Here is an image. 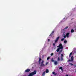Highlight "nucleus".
Returning <instances> with one entry per match:
<instances>
[{
  "label": "nucleus",
  "mask_w": 76,
  "mask_h": 76,
  "mask_svg": "<svg viewBox=\"0 0 76 76\" xmlns=\"http://www.w3.org/2000/svg\"><path fill=\"white\" fill-rule=\"evenodd\" d=\"M60 49H61V48H59L57 49V50H56L57 52H58V51H59Z\"/></svg>",
  "instance_id": "11"
},
{
  "label": "nucleus",
  "mask_w": 76,
  "mask_h": 76,
  "mask_svg": "<svg viewBox=\"0 0 76 76\" xmlns=\"http://www.w3.org/2000/svg\"><path fill=\"white\" fill-rule=\"evenodd\" d=\"M52 73H53V75H54V74H55V72H52Z\"/></svg>",
  "instance_id": "30"
},
{
  "label": "nucleus",
  "mask_w": 76,
  "mask_h": 76,
  "mask_svg": "<svg viewBox=\"0 0 76 76\" xmlns=\"http://www.w3.org/2000/svg\"><path fill=\"white\" fill-rule=\"evenodd\" d=\"M44 60H42V62H41V64L40 65V66H45V65L44 64H43V63H44Z\"/></svg>",
  "instance_id": "5"
},
{
  "label": "nucleus",
  "mask_w": 76,
  "mask_h": 76,
  "mask_svg": "<svg viewBox=\"0 0 76 76\" xmlns=\"http://www.w3.org/2000/svg\"><path fill=\"white\" fill-rule=\"evenodd\" d=\"M41 57H40L39 58L38 61V62L39 63V64H41Z\"/></svg>",
  "instance_id": "7"
},
{
  "label": "nucleus",
  "mask_w": 76,
  "mask_h": 76,
  "mask_svg": "<svg viewBox=\"0 0 76 76\" xmlns=\"http://www.w3.org/2000/svg\"><path fill=\"white\" fill-rule=\"evenodd\" d=\"M60 57H58V58L57 59V61H60Z\"/></svg>",
  "instance_id": "18"
},
{
  "label": "nucleus",
  "mask_w": 76,
  "mask_h": 76,
  "mask_svg": "<svg viewBox=\"0 0 76 76\" xmlns=\"http://www.w3.org/2000/svg\"><path fill=\"white\" fill-rule=\"evenodd\" d=\"M69 34H70V33H67L66 34V36L67 37H69Z\"/></svg>",
  "instance_id": "8"
},
{
  "label": "nucleus",
  "mask_w": 76,
  "mask_h": 76,
  "mask_svg": "<svg viewBox=\"0 0 76 76\" xmlns=\"http://www.w3.org/2000/svg\"><path fill=\"white\" fill-rule=\"evenodd\" d=\"M48 41H50V39H48Z\"/></svg>",
  "instance_id": "32"
},
{
  "label": "nucleus",
  "mask_w": 76,
  "mask_h": 76,
  "mask_svg": "<svg viewBox=\"0 0 76 76\" xmlns=\"http://www.w3.org/2000/svg\"><path fill=\"white\" fill-rule=\"evenodd\" d=\"M51 61H52L53 62H54V60L53 59V58H52L51 59Z\"/></svg>",
  "instance_id": "20"
},
{
  "label": "nucleus",
  "mask_w": 76,
  "mask_h": 76,
  "mask_svg": "<svg viewBox=\"0 0 76 76\" xmlns=\"http://www.w3.org/2000/svg\"><path fill=\"white\" fill-rule=\"evenodd\" d=\"M53 46H55V43H53Z\"/></svg>",
  "instance_id": "31"
},
{
  "label": "nucleus",
  "mask_w": 76,
  "mask_h": 76,
  "mask_svg": "<svg viewBox=\"0 0 76 76\" xmlns=\"http://www.w3.org/2000/svg\"><path fill=\"white\" fill-rule=\"evenodd\" d=\"M73 54V53H72V52L69 55V57H71V55H72V54Z\"/></svg>",
  "instance_id": "15"
},
{
  "label": "nucleus",
  "mask_w": 76,
  "mask_h": 76,
  "mask_svg": "<svg viewBox=\"0 0 76 76\" xmlns=\"http://www.w3.org/2000/svg\"><path fill=\"white\" fill-rule=\"evenodd\" d=\"M67 61H68V62H70V61H71V60H70V59H69V60H68Z\"/></svg>",
  "instance_id": "23"
},
{
  "label": "nucleus",
  "mask_w": 76,
  "mask_h": 76,
  "mask_svg": "<svg viewBox=\"0 0 76 76\" xmlns=\"http://www.w3.org/2000/svg\"><path fill=\"white\" fill-rule=\"evenodd\" d=\"M45 75V71L42 74V76H44Z\"/></svg>",
  "instance_id": "9"
},
{
  "label": "nucleus",
  "mask_w": 76,
  "mask_h": 76,
  "mask_svg": "<svg viewBox=\"0 0 76 76\" xmlns=\"http://www.w3.org/2000/svg\"><path fill=\"white\" fill-rule=\"evenodd\" d=\"M69 64H70L71 66H73V64L70 63H69Z\"/></svg>",
  "instance_id": "24"
},
{
  "label": "nucleus",
  "mask_w": 76,
  "mask_h": 76,
  "mask_svg": "<svg viewBox=\"0 0 76 76\" xmlns=\"http://www.w3.org/2000/svg\"><path fill=\"white\" fill-rule=\"evenodd\" d=\"M49 59H50V57H48L47 58V60H48Z\"/></svg>",
  "instance_id": "29"
},
{
  "label": "nucleus",
  "mask_w": 76,
  "mask_h": 76,
  "mask_svg": "<svg viewBox=\"0 0 76 76\" xmlns=\"http://www.w3.org/2000/svg\"><path fill=\"white\" fill-rule=\"evenodd\" d=\"M53 54H54V53H51L50 56H53Z\"/></svg>",
  "instance_id": "26"
},
{
  "label": "nucleus",
  "mask_w": 76,
  "mask_h": 76,
  "mask_svg": "<svg viewBox=\"0 0 76 76\" xmlns=\"http://www.w3.org/2000/svg\"><path fill=\"white\" fill-rule=\"evenodd\" d=\"M54 31L53 30L52 32L49 35V36H50L51 37H53V34H54Z\"/></svg>",
  "instance_id": "3"
},
{
  "label": "nucleus",
  "mask_w": 76,
  "mask_h": 76,
  "mask_svg": "<svg viewBox=\"0 0 76 76\" xmlns=\"http://www.w3.org/2000/svg\"><path fill=\"white\" fill-rule=\"evenodd\" d=\"M62 50H60V52H62Z\"/></svg>",
  "instance_id": "34"
},
{
  "label": "nucleus",
  "mask_w": 76,
  "mask_h": 76,
  "mask_svg": "<svg viewBox=\"0 0 76 76\" xmlns=\"http://www.w3.org/2000/svg\"><path fill=\"white\" fill-rule=\"evenodd\" d=\"M61 61H63V58L62 57H61Z\"/></svg>",
  "instance_id": "16"
},
{
  "label": "nucleus",
  "mask_w": 76,
  "mask_h": 76,
  "mask_svg": "<svg viewBox=\"0 0 76 76\" xmlns=\"http://www.w3.org/2000/svg\"><path fill=\"white\" fill-rule=\"evenodd\" d=\"M54 64H55V65H57V64H58V62H57V61H55L54 62Z\"/></svg>",
  "instance_id": "10"
},
{
  "label": "nucleus",
  "mask_w": 76,
  "mask_h": 76,
  "mask_svg": "<svg viewBox=\"0 0 76 76\" xmlns=\"http://www.w3.org/2000/svg\"><path fill=\"white\" fill-rule=\"evenodd\" d=\"M30 71H31V70L29 69H26L25 70V72H26V73H28Z\"/></svg>",
  "instance_id": "6"
},
{
  "label": "nucleus",
  "mask_w": 76,
  "mask_h": 76,
  "mask_svg": "<svg viewBox=\"0 0 76 76\" xmlns=\"http://www.w3.org/2000/svg\"><path fill=\"white\" fill-rule=\"evenodd\" d=\"M67 42L66 41V40H65L64 41V43H67Z\"/></svg>",
  "instance_id": "22"
},
{
  "label": "nucleus",
  "mask_w": 76,
  "mask_h": 76,
  "mask_svg": "<svg viewBox=\"0 0 76 76\" xmlns=\"http://www.w3.org/2000/svg\"><path fill=\"white\" fill-rule=\"evenodd\" d=\"M60 39V37L59 36L56 38V39L55 40V43H56V42H57V41H58V39Z\"/></svg>",
  "instance_id": "4"
},
{
  "label": "nucleus",
  "mask_w": 76,
  "mask_h": 76,
  "mask_svg": "<svg viewBox=\"0 0 76 76\" xmlns=\"http://www.w3.org/2000/svg\"><path fill=\"white\" fill-rule=\"evenodd\" d=\"M59 69H61V70H63V68L61 66L60 67H59Z\"/></svg>",
  "instance_id": "19"
},
{
  "label": "nucleus",
  "mask_w": 76,
  "mask_h": 76,
  "mask_svg": "<svg viewBox=\"0 0 76 76\" xmlns=\"http://www.w3.org/2000/svg\"><path fill=\"white\" fill-rule=\"evenodd\" d=\"M61 57H63L64 56H63V54H61Z\"/></svg>",
  "instance_id": "27"
},
{
  "label": "nucleus",
  "mask_w": 76,
  "mask_h": 76,
  "mask_svg": "<svg viewBox=\"0 0 76 76\" xmlns=\"http://www.w3.org/2000/svg\"><path fill=\"white\" fill-rule=\"evenodd\" d=\"M45 72L46 73H48L49 72V71L48 70V69H46Z\"/></svg>",
  "instance_id": "13"
},
{
  "label": "nucleus",
  "mask_w": 76,
  "mask_h": 76,
  "mask_svg": "<svg viewBox=\"0 0 76 76\" xmlns=\"http://www.w3.org/2000/svg\"><path fill=\"white\" fill-rule=\"evenodd\" d=\"M74 31H75L74 30L72 29L71 30V33H73V32H74Z\"/></svg>",
  "instance_id": "12"
},
{
  "label": "nucleus",
  "mask_w": 76,
  "mask_h": 76,
  "mask_svg": "<svg viewBox=\"0 0 76 76\" xmlns=\"http://www.w3.org/2000/svg\"><path fill=\"white\" fill-rule=\"evenodd\" d=\"M63 35H64L63 37H64V38H66V37H67L66 35L65 34H63Z\"/></svg>",
  "instance_id": "14"
},
{
  "label": "nucleus",
  "mask_w": 76,
  "mask_h": 76,
  "mask_svg": "<svg viewBox=\"0 0 76 76\" xmlns=\"http://www.w3.org/2000/svg\"><path fill=\"white\" fill-rule=\"evenodd\" d=\"M54 75H55L56 76V75H57V73H55V74H54Z\"/></svg>",
  "instance_id": "33"
},
{
  "label": "nucleus",
  "mask_w": 76,
  "mask_h": 76,
  "mask_svg": "<svg viewBox=\"0 0 76 76\" xmlns=\"http://www.w3.org/2000/svg\"><path fill=\"white\" fill-rule=\"evenodd\" d=\"M57 47H59V48L61 49H63V47L62 46V44L61 43H60L59 46H57Z\"/></svg>",
  "instance_id": "2"
},
{
  "label": "nucleus",
  "mask_w": 76,
  "mask_h": 76,
  "mask_svg": "<svg viewBox=\"0 0 76 76\" xmlns=\"http://www.w3.org/2000/svg\"><path fill=\"white\" fill-rule=\"evenodd\" d=\"M37 74V71L34 70V72L31 73L28 76H32Z\"/></svg>",
  "instance_id": "1"
},
{
  "label": "nucleus",
  "mask_w": 76,
  "mask_h": 76,
  "mask_svg": "<svg viewBox=\"0 0 76 76\" xmlns=\"http://www.w3.org/2000/svg\"><path fill=\"white\" fill-rule=\"evenodd\" d=\"M71 61H73V56H72L71 57Z\"/></svg>",
  "instance_id": "17"
},
{
  "label": "nucleus",
  "mask_w": 76,
  "mask_h": 76,
  "mask_svg": "<svg viewBox=\"0 0 76 76\" xmlns=\"http://www.w3.org/2000/svg\"><path fill=\"white\" fill-rule=\"evenodd\" d=\"M69 76L68 75H66V76Z\"/></svg>",
  "instance_id": "35"
},
{
  "label": "nucleus",
  "mask_w": 76,
  "mask_h": 76,
  "mask_svg": "<svg viewBox=\"0 0 76 76\" xmlns=\"http://www.w3.org/2000/svg\"><path fill=\"white\" fill-rule=\"evenodd\" d=\"M48 62H46V63L45 66H47V65L48 64Z\"/></svg>",
  "instance_id": "28"
},
{
  "label": "nucleus",
  "mask_w": 76,
  "mask_h": 76,
  "mask_svg": "<svg viewBox=\"0 0 76 76\" xmlns=\"http://www.w3.org/2000/svg\"><path fill=\"white\" fill-rule=\"evenodd\" d=\"M68 28V26H66V27L64 29H67Z\"/></svg>",
  "instance_id": "21"
},
{
  "label": "nucleus",
  "mask_w": 76,
  "mask_h": 76,
  "mask_svg": "<svg viewBox=\"0 0 76 76\" xmlns=\"http://www.w3.org/2000/svg\"><path fill=\"white\" fill-rule=\"evenodd\" d=\"M64 40V38H63L62 39H61V41H63V40Z\"/></svg>",
  "instance_id": "25"
}]
</instances>
